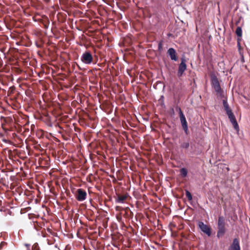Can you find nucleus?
<instances>
[{"mask_svg": "<svg viewBox=\"0 0 250 250\" xmlns=\"http://www.w3.org/2000/svg\"><path fill=\"white\" fill-rule=\"evenodd\" d=\"M186 195L189 200H191L192 199V195L188 191H186Z\"/></svg>", "mask_w": 250, "mask_h": 250, "instance_id": "f3484780", "label": "nucleus"}, {"mask_svg": "<svg viewBox=\"0 0 250 250\" xmlns=\"http://www.w3.org/2000/svg\"><path fill=\"white\" fill-rule=\"evenodd\" d=\"M7 245V243L5 242H1L0 244V250H2V249L5 247Z\"/></svg>", "mask_w": 250, "mask_h": 250, "instance_id": "a211bd4d", "label": "nucleus"}, {"mask_svg": "<svg viewBox=\"0 0 250 250\" xmlns=\"http://www.w3.org/2000/svg\"><path fill=\"white\" fill-rule=\"evenodd\" d=\"M228 250H241L239 241L237 238H234L233 240L232 243Z\"/></svg>", "mask_w": 250, "mask_h": 250, "instance_id": "6e6552de", "label": "nucleus"}, {"mask_svg": "<svg viewBox=\"0 0 250 250\" xmlns=\"http://www.w3.org/2000/svg\"><path fill=\"white\" fill-rule=\"evenodd\" d=\"M25 246L27 248V250H29V249H28V247H30V244H25Z\"/></svg>", "mask_w": 250, "mask_h": 250, "instance_id": "aec40b11", "label": "nucleus"}, {"mask_svg": "<svg viewBox=\"0 0 250 250\" xmlns=\"http://www.w3.org/2000/svg\"><path fill=\"white\" fill-rule=\"evenodd\" d=\"M189 146V143L188 141L184 142L181 144V147L183 148H188Z\"/></svg>", "mask_w": 250, "mask_h": 250, "instance_id": "4468645a", "label": "nucleus"}, {"mask_svg": "<svg viewBox=\"0 0 250 250\" xmlns=\"http://www.w3.org/2000/svg\"><path fill=\"white\" fill-rule=\"evenodd\" d=\"M225 228V220L222 216H219L218 220V229Z\"/></svg>", "mask_w": 250, "mask_h": 250, "instance_id": "9d476101", "label": "nucleus"}, {"mask_svg": "<svg viewBox=\"0 0 250 250\" xmlns=\"http://www.w3.org/2000/svg\"><path fill=\"white\" fill-rule=\"evenodd\" d=\"M227 115L228 116V117L229 119L230 122L231 123V124L233 125L234 128L236 130H238L239 126L237 123V121L236 120L235 117L233 113H232V112H231L230 113L229 112V113Z\"/></svg>", "mask_w": 250, "mask_h": 250, "instance_id": "0eeeda50", "label": "nucleus"}, {"mask_svg": "<svg viewBox=\"0 0 250 250\" xmlns=\"http://www.w3.org/2000/svg\"><path fill=\"white\" fill-rule=\"evenodd\" d=\"M78 194L76 196V199L79 201H84L86 197V192L82 188L77 189Z\"/></svg>", "mask_w": 250, "mask_h": 250, "instance_id": "423d86ee", "label": "nucleus"}, {"mask_svg": "<svg viewBox=\"0 0 250 250\" xmlns=\"http://www.w3.org/2000/svg\"><path fill=\"white\" fill-rule=\"evenodd\" d=\"M223 106H224V109L226 112L227 114H229V112L230 113L232 112L231 109L229 107V105L227 102L226 100H223Z\"/></svg>", "mask_w": 250, "mask_h": 250, "instance_id": "9b49d317", "label": "nucleus"}, {"mask_svg": "<svg viewBox=\"0 0 250 250\" xmlns=\"http://www.w3.org/2000/svg\"><path fill=\"white\" fill-rule=\"evenodd\" d=\"M225 232V228L218 229V230L217 234V236L220 237V236L224 235Z\"/></svg>", "mask_w": 250, "mask_h": 250, "instance_id": "ddd939ff", "label": "nucleus"}, {"mask_svg": "<svg viewBox=\"0 0 250 250\" xmlns=\"http://www.w3.org/2000/svg\"><path fill=\"white\" fill-rule=\"evenodd\" d=\"M93 57L89 52H85L81 57V61L86 64H90L93 61Z\"/></svg>", "mask_w": 250, "mask_h": 250, "instance_id": "7ed1b4c3", "label": "nucleus"}, {"mask_svg": "<svg viewBox=\"0 0 250 250\" xmlns=\"http://www.w3.org/2000/svg\"><path fill=\"white\" fill-rule=\"evenodd\" d=\"M176 110L179 113L180 120V122H181L183 129L184 130L185 133L186 134H188V123H187L185 116L184 115V114L180 107H179L178 106L176 107Z\"/></svg>", "mask_w": 250, "mask_h": 250, "instance_id": "f03ea898", "label": "nucleus"}, {"mask_svg": "<svg viewBox=\"0 0 250 250\" xmlns=\"http://www.w3.org/2000/svg\"><path fill=\"white\" fill-rule=\"evenodd\" d=\"M236 34L238 36L241 37L242 36V29L240 27H238L236 29Z\"/></svg>", "mask_w": 250, "mask_h": 250, "instance_id": "dca6fc26", "label": "nucleus"}, {"mask_svg": "<svg viewBox=\"0 0 250 250\" xmlns=\"http://www.w3.org/2000/svg\"><path fill=\"white\" fill-rule=\"evenodd\" d=\"M167 54L170 57L172 61H177L178 58L176 56V52L175 50L173 48H170L168 49Z\"/></svg>", "mask_w": 250, "mask_h": 250, "instance_id": "1a4fd4ad", "label": "nucleus"}, {"mask_svg": "<svg viewBox=\"0 0 250 250\" xmlns=\"http://www.w3.org/2000/svg\"><path fill=\"white\" fill-rule=\"evenodd\" d=\"M126 196L125 195L119 196L116 200V202L119 203H124V201L126 200Z\"/></svg>", "mask_w": 250, "mask_h": 250, "instance_id": "f8f14e48", "label": "nucleus"}, {"mask_svg": "<svg viewBox=\"0 0 250 250\" xmlns=\"http://www.w3.org/2000/svg\"><path fill=\"white\" fill-rule=\"evenodd\" d=\"M163 42L162 41L158 43V50L161 51L162 49Z\"/></svg>", "mask_w": 250, "mask_h": 250, "instance_id": "6ab92c4d", "label": "nucleus"}, {"mask_svg": "<svg viewBox=\"0 0 250 250\" xmlns=\"http://www.w3.org/2000/svg\"><path fill=\"white\" fill-rule=\"evenodd\" d=\"M180 172L183 177H186L188 174L187 169L186 168H182L180 169Z\"/></svg>", "mask_w": 250, "mask_h": 250, "instance_id": "2eb2a0df", "label": "nucleus"}, {"mask_svg": "<svg viewBox=\"0 0 250 250\" xmlns=\"http://www.w3.org/2000/svg\"><path fill=\"white\" fill-rule=\"evenodd\" d=\"M198 226L201 231L206 234L208 236L211 235V229L207 225L205 224L203 222H199Z\"/></svg>", "mask_w": 250, "mask_h": 250, "instance_id": "20e7f679", "label": "nucleus"}, {"mask_svg": "<svg viewBox=\"0 0 250 250\" xmlns=\"http://www.w3.org/2000/svg\"><path fill=\"white\" fill-rule=\"evenodd\" d=\"M187 69V65L186 64V60L184 58H181V62L178 66L177 75L179 77H181L183 73Z\"/></svg>", "mask_w": 250, "mask_h": 250, "instance_id": "39448f33", "label": "nucleus"}, {"mask_svg": "<svg viewBox=\"0 0 250 250\" xmlns=\"http://www.w3.org/2000/svg\"><path fill=\"white\" fill-rule=\"evenodd\" d=\"M212 87L216 93L218 97H223L224 92L222 90L218 78L215 75L211 76Z\"/></svg>", "mask_w": 250, "mask_h": 250, "instance_id": "f257e3e1", "label": "nucleus"}]
</instances>
